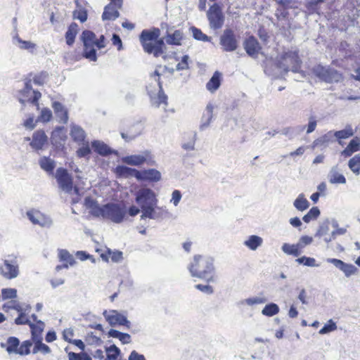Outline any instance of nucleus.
I'll use <instances>...</instances> for the list:
<instances>
[{
    "instance_id": "f257e3e1",
    "label": "nucleus",
    "mask_w": 360,
    "mask_h": 360,
    "mask_svg": "<svg viewBox=\"0 0 360 360\" xmlns=\"http://www.w3.org/2000/svg\"><path fill=\"white\" fill-rule=\"evenodd\" d=\"M32 318L34 322L29 325L31 339L20 342L18 338L11 336L7 338L6 343H1V347H4L9 354L23 356L31 353L34 354L39 352L43 354L51 353L50 347L42 342V333L45 328V323L42 321L37 320L35 314H32Z\"/></svg>"
},
{
    "instance_id": "f03ea898",
    "label": "nucleus",
    "mask_w": 360,
    "mask_h": 360,
    "mask_svg": "<svg viewBox=\"0 0 360 360\" xmlns=\"http://www.w3.org/2000/svg\"><path fill=\"white\" fill-rule=\"evenodd\" d=\"M85 206L90 210L91 215L110 219L115 223H120L125 216V211L119 204L108 203L100 206L96 200L91 197L84 199Z\"/></svg>"
},
{
    "instance_id": "7ed1b4c3",
    "label": "nucleus",
    "mask_w": 360,
    "mask_h": 360,
    "mask_svg": "<svg viewBox=\"0 0 360 360\" xmlns=\"http://www.w3.org/2000/svg\"><path fill=\"white\" fill-rule=\"evenodd\" d=\"M160 30L153 27L150 30H143L140 36L139 40L143 51L158 58L165 52L166 46L162 39L160 38Z\"/></svg>"
},
{
    "instance_id": "20e7f679",
    "label": "nucleus",
    "mask_w": 360,
    "mask_h": 360,
    "mask_svg": "<svg viewBox=\"0 0 360 360\" xmlns=\"http://www.w3.org/2000/svg\"><path fill=\"white\" fill-rule=\"evenodd\" d=\"M192 276L205 280L207 283L214 281V265L212 259L202 255H195L188 266Z\"/></svg>"
},
{
    "instance_id": "39448f33",
    "label": "nucleus",
    "mask_w": 360,
    "mask_h": 360,
    "mask_svg": "<svg viewBox=\"0 0 360 360\" xmlns=\"http://www.w3.org/2000/svg\"><path fill=\"white\" fill-rule=\"evenodd\" d=\"M83 43V56L91 61H96V49H101L105 46V38L104 35H101L98 39L96 34L91 30H84L80 37Z\"/></svg>"
},
{
    "instance_id": "423d86ee",
    "label": "nucleus",
    "mask_w": 360,
    "mask_h": 360,
    "mask_svg": "<svg viewBox=\"0 0 360 360\" xmlns=\"http://www.w3.org/2000/svg\"><path fill=\"white\" fill-rule=\"evenodd\" d=\"M161 75L162 73L156 69L151 75V77L157 82V84L153 88H152L150 84L146 87L151 105L155 108H159L161 105L167 106L168 104L167 96L163 91L162 82L160 79Z\"/></svg>"
},
{
    "instance_id": "0eeeda50",
    "label": "nucleus",
    "mask_w": 360,
    "mask_h": 360,
    "mask_svg": "<svg viewBox=\"0 0 360 360\" xmlns=\"http://www.w3.org/2000/svg\"><path fill=\"white\" fill-rule=\"evenodd\" d=\"M301 63L297 51H288L281 55L277 61V66L285 72H297L300 69Z\"/></svg>"
},
{
    "instance_id": "6e6552de",
    "label": "nucleus",
    "mask_w": 360,
    "mask_h": 360,
    "mask_svg": "<svg viewBox=\"0 0 360 360\" xmlns=\"http://www.w3.org/2000/svg\"><path fill=\"white\" fill-rule=\"evenodd\" d=\"M56 179L59 187L67 193L72 190L75 194L79 193V188L73 184V178L68 171L63 167H58L56 172Z\"/></svg>"
},
{
    "instance_id": "1a4fd4ad",
    "label": "nucleus",
    "mask_w": 360,
    "mask_h": 360,
    "mask_svg": "<svg viewBox=\"0 0 360 360\" xmlns=\"http://www.w3.org/2000/svg\"><path fill=\"white\" fill-rule=\"evenodd\" d=\"M313 73L320 79L328 83L338 82L342 78V75L336 70L321 65L313 68Z\"/></svg>"
},
{
    "instance_id": "9d476101",
    "label": "nucleus",
    "mask_w": 360,
    "mask_h": 360,
    "mask_svg": "<svg viewBox=\"0 0 360 360\" xmlns=\"http://www.w3.org/2000/svg\"><path fill=\"white\" fill-rule=\"evenodd\" d=\"M210 27L214 30L220 29L224 22V16L220 6L217 4L212 5L207 13Z\"/></svg>"
},
{
    "instance_id": "9b49d317",
    "label": "nucleus",
    "mask_w": 360,
    "mask_h": 360,
    "mask_svg": "<svg viewBox=\"0 0 360 360\" xmlns=\"http://www.w3.org/2000/svg\"><path fill=\"white\" fill-rule=\"evenodd\" d=\"M220 44L224 51L231 52L238 48V39L232 29L224 30L220 37Z\"/></svg>"
},
{
    "instance_id": "f8f14e48",
    "label": "nucleus",
    "mask_w": 360,
    "mask_h": 360,
    "mask_svg": "<svg viewBox=\"0 0 360 360\" xmlns=\"http://www.w3.org/2000/svg\"><path fill=\"white\" fill-rule=\"evenodd\" d=\"M66 139L67 135L63 127H58L52 131L51 142L56 150L65 152Z\"/></svg>"
},
{
    "instance_id": "ddd939ff",
    "label": "nucleus",
    "mask_w": 360,
    "mask_h": 360,
    "mask_svg": "<svg viewBox=\"0 0 360 360\" xmlns=\"http://www.w3.org/2000/svg\"><path fill=\"white\" fill-rule=\"evenodd\" d=\"M136 201L141 205H156L157 199L155 193L149 188L140 190L136 198Z\"/></svg>"
},
{
    "instance_id": "4468645a",
    "label": "nucleus",
    "mask_w": 360,
    "mask_h": 360,
    "mask_svg": "<svg viewBox=\"0 0 360 360\" xmlns=\"http://www.w3.org/2000/svg\"><path fill=\"white\" fill-rule=\"evenodd\" d=\"M103 316L110 326L119 325L129 326L130 323L125 316L119 313L116 310H110L108 312L105 311L103 312Z\"/></svg>"
},
{
    "instance_id": "2eb2a0df",
    "label": "nucleus",
    "mask_w": 360,
    "mask_h": 360,
    "mask_svg": "<svg viewBox=\"0 0 360 360\" xmlns=\"http://www.w3.org/2000/svg\"><path fill=\"white\" fill-rule=\"evenodd\" d=\"M243 46L248 55L252 58H257L262 49L258 40L253 36L245 39Z\"/></svg>"
},
{
    "instance_id": "dca6fc26",
    "label": "nucleus",
    "mask_w": 360,
    "mask_h": 360,
    "mask_svg": "<svg viewBox=\"0 0 360 360\" xmlns=\"http://www.w3.org/2000/svg\"><path fill=\"white\" fill-rule=\"evenodd\" d=\"M48 143V136L43 129L34 132L30 146L35 150H41Z\"/></svg>"
},
{
    "instance_id": "f3484780",
    "label": "nucleus",
    "mask_w": 360,
    "mask_h": 360,
    "mask_svg": "<svg viewBox=\"0 0 360 360\" xmlns=\"http://www.w3.org/2000/svg\"><path fill=\"white\" fill-rule=\"evenodd\" d=\"M327 262L342 271L347 277L355 274L358 271L357 268L353 264H347L338 259L330 258L327 259Z\"/></svg>"
},
{
    "instance_id": "a211bd4d",
    "label": "nucleus",
    "mask_w": 360,
    "mask_h": 360,
    "mask_svg": "<svg viewBox=\"0 0 360 360\" xmlns=\"http://www.w3.org/2000/svg\"><path fill=\"white\" fill-rule=\"evenodd\" d=\"M122 6H119L117 4L110 2L104 8L103 13L102 14V18L103 20H115L120 16L119 9Z\"/></svg>"
},
{
    "instance_id": "6ab92c4d",
    "label": "nucleus",
    "mask_w": 360,
    "mask_h": 360,
    "mask_svg": "<svg viewBox=\"0 0 360 360\" xmlns=\"http://www.w3.org/2000/svg\"><path fill=\"white\" fill-rule=\"evenodd\" d=\"M1 274L4 277L8 279L15 278L18 274V267L6 260L2 266H0Z\"/></svg>"
},
{
    "instance_id": "aec40b11",
    "label": "nucleus",
    "mask_w": 360,
    "mask_h": 360,
    "mask_svg": "<svg viewBox=\"0 0 360 360\" xmlns=\"http://www.w3.org/2000/svg\"><path fill=\"white\" fill-rule=\"evenodd\" d=\"M115 173L118 177L129 178L134 176L136 179L140 178V171L123 165L117 166L115 168Z\"/></svg>"
},
{
    "instance_id": "412c9836",
    "label": "nucleus",
    "mask_w": 360,
    "mask_h": 360,
    "mask_svg": "<svg viewBox=\"0 0 360 360\" xmlns=\"http://www.w3.org/2000/svg\"><path fill=\"white\" fill-rule=\"evenodd\" d=\"M165 39L169 45L181 46L184 39V33L181 30H176L172 33L167 32Z\"/></svg>"
},
{
    "instance_id": "4be33fe9",
    "label": "nucleus",
    "mask_w": 360,
    "mask_h": 360,
    "mask_svg": "<svg viewBox=\"0 0 360 360\" xmlns=\"http://www.w3.org/2000/svg\"><path fill=\"white\" fill-rule=\"evenodd\" d=\"M140 178L138 180L156 182L161 179L160 172L155 169L140 171Z\"/></svg>"
},
{
    "instance_id": "5701e85b",
    "label": "nucleus",
    "mask_w": 360,
    "mask_h": 360,
    "mask_svg": "<svg viewBox=\"0 0 360 360\" xmlns=\"http://www.w3.org/2000/svg\"><path fill=\"white\" fill-rule=\"evenodd\" d=\"M55 114L59 118L60 122L66 124L68 122V110L58 101H55L52 105Z\"/></svg>"
},
{
    "instance_id": "b1692460",
    "label": "nucleus",
    "mask_w": 360,
    "mask_h": 360,
    "mask_svg": "<svg viewBox=\"0 0 360 360\" xmlns=\"http://www.w3.org/2000/svg\"><path fill=\"white\" fill-rule=\"evenodd\" d=\"M78 31V25L74 22L70 23L65 34V41L68 46H71L74 44Z\"/></svg>"
},
{
    "instance_id": "393cba45",
    "label": "nucleus",
    "mask_w": 360,
    "mask_h": 360,
    "mask_svg": "<svg viewBox=\"0 0 360 360\" xmlns=\"http://www.w3.org/2000/svg\"><path fill=\"white\" fill-rule=\"evenodd\" d=\"M91 146L94 150L102 156H108L112 153L110 148L101 141H94L91 142Z\"/></svg>"
},
{
    "instance_id": "a878e982",
    "label": "nucleus",
    "mask_w": 360,
    "mask_h": 360,
    "mask_svg": "<svg viewBox=\"0 0 360 360\" xmlns=\"http://www.w3.org/2000/svg\"><path fill=\"white\" fill-rule=\"evenodd\" d=\"M70 136L73 141L78 144L84 143L86 139V133L79 126H72L70 129Z\"/></svg>"
},
{
    "instance_id": "bb28decb",
    "label": "nucleus",
    "mask_w": 360,
    "mask_h": 360,
    "mask_svg": "<svg viewBox=\"0 0 360 360\" xmlns=\"http://www.w3.org/2000/svg\"><path fill=\"white\" fill-rule=\"evenodd\" d=\"M360 150V140L355 137L350 141L347 146L342 151V155L345 157H349L354 153Z\"/></svg>"
},
{
    "instance_id": "cd10ccee",
    "label": "nucleus",
    "mask_w": 360,
    "mask_h": 360,
    "mask_svg": "<svg viewBox=\"0 0 360 360\" xmlns=\"http://www.w3.org/2000/svg\"><path fill=\"white\" fill-rule=\"evenodd\" d=\"M221 73L218 71H216L207 83V89L210 92H214L217 91L221 85Z\"/></svg>"
},
{
    "instance_id": "c85d7f7f",
    "label": "nucleus",
    "mask_w": 360,
    "mask_h": 360,
    "mask_svg": "<svg viewBox=\"0 0 360 360\" xmlns=\"http://www.w3.org/2000/svg\"><path fill=\"white\" fill-rule=\"evenodd\" d=\"M39 165L42 169L46 171L50 174H53V170L56 167L54 160H51L49 157H42L39 160Z\"/></svg>"
},
{
    "instance_id": "c756f323",
    "label": "nucleus",
    "mask_w": 360,
    "mask_h": 360,
    "mask_svg": "<svg viewBox=\"0 0 360 360\" xmlns=\"http://www.w3.org/2000/svg\"><path fill=\"white\" fill-rule=\"evenodd\" d=\"M282 250L289 255H292L294 257L299 256L302 250L299 246L298 243L296 244H288L284 243L282 246Z\"/></svg>"
},
{
    "instance_id": "7c9ffc66",
    "label": "nucleus",
    "mask_w": 360,
    "mask_h": 360,
    "mask_svg": "<svg viewBox=\"0 0 360 360\" xmlns=\"http://www.w3.org/2000/svg\"><path fill=\"white\" fill-rule=\"evenodd\" d=\"M354 135V131L351 127H346L344 129L336 131L334 132V136L337 139L339 144L343 145L342 139H348Z\"/></svg>"
},
{
    "instance_id": "2f4dec72",
    "label": "nucleus",
    "mask_w": 360,
    "mask_h": 360,
    "mask_svg": "<svg viewBox=\"0 0 360 360\" xmlns=\"http://www.w3.org/2000/svg\"><path fill=\"white\" fill-rule=\"evenodd\" d=\"M106 358L104 360H121L120 349L115 345L105 349Z\"/></svg>"
},
{
    "instance_id": "473e14b6",
    "label": "nucleus",
    "mask_w": 360,
    "mask_h": 360,
    "mask_svg": "<svg viewBox=\"0 0 360 360\" xmlns=\"http://www.w3.org/2000/svg\"><path fill=\"white\" fill-rule=\"evenodd\" d=\"M27 217L34 224H42L44 216L38 210H32L27 212Z\"/></svg>"
},
{
    "instance_id": "72a5a7b5",
    "label": "nucleus",
    "mask_w": 360,
    "mask_h": 360,
    "mask_svg": "<svg viewBox=\"0 0 360 360\" xmlns=\"http://www.w3.org/2000/svg\"><path fill=\"white\" fill-rule=\"evenodd\" d=\"M146 160V158L143 155H133L127 156L124 158V162L129 165L138 166L143 164Z\"/></svg>"
},
{
    "instance_id": "f704fd0d",
    "label": "nucleus",
    "mask_w": 360,
    "mask_h": 360,
    "mask_svg": "<svg viewBox=\"0 0 360 360\" xmlns=\"http://www.w3.org/2000/svg\"><path fill=\"white\" fill-rule=\"evenodd\" d=\"M15 309L18 311V316L15 319L14 322L16 325H30L32 322L30 321L27 315L23 311L21 307L18 306Z\"/></svg>"
},
{
    "instance_id": "c9c22d12",
    "label": "nucleus",
    "mask_w": 360,
    "mask_h": 360,
    "mask_svg": "<svg viewBox=\"0 0 360 360\" xmlns=\"http://www.w3.org/2000/svg\"><path fill=\"white\" fill-rule=\"evenodd\" d=\"M262 243V239L259 236H250L244 244L252 250H255Z\"/></svg>"
},
{
    "instance_id": "e433bc0d",
    "label": "nucleus",
    "mask_w": 360,
    "mask_h": 360,
    "mask_svg": "<svg viewBox=\"0 0 360 360\" xmlns=\"http://www.w3.org/2000/svg\"><path fill=\"white\" fill-rule=\"evenodd\" d=\"M294 206L296 207L297 210L300 211H304L309 207V202L304 198L303 194H300L295 200Z\"/></svg>"
},
{
    "instance_id": "4c0bfd02",
    "label": "nucleus",
    "mask_w": 360,
    "mask_h": 360,
    "mask_svg": "<svg viewBox=\"0 0 360 360\" xmlns=\"http://www.w3.org/2000/svg\"><path fill=\"white\" fill-rule=\"evenodd\" d=\"M349 169L356 174H360V155H356L348 162Z\"/></svg>"
},
{
    "instance_id": "58836bf2",
    "label": "nucleus",
    "mask_w": 360,
    "mask_h": 360,
    "mask_svg": "<svg viewBox=\"0 0 360 360\" xmlns=\"http://www.w3.org/2000/svg\"><path fill=\"white\" fill-rule=\"evenodd\" d=\"M60 259L64 262L63 267L65 268H68L75 263L73 257L67 250H62L60 252Z\"/></svg>"
},
{
    "instance_id": "ea45409f",
    "label": "nucleus",
    "mask_w": 360,
    "mask_h": 360,
    "mask_svg": "<svg viewBox=\"0 0 360 360\" xmlns=\"http://www.w3.org/2000/svg\"><path fill=\"white\" fill-rule=\"evenodd\" d=\"M329 182L330 184H344L346 183V179L342 174H340L337 171H332L329 176Z\"/></svg>"
},
{
    "instance_id": "a19ab883",
    "label": "nucleus",
    "mask_w": 360,
    "mask_h": 360,
    "mask_svg": "<svg viewBox=\"0 0 360 360\" xmlns=\"http://www.w3.org/2000/svg\"><path fill=\"white\" fill-rule=\"evenodd\" d=\"M320 214V210L317 207H313L310 209V210L306 214L302 219L305 223H309L311 221L316 219Z\"/></svg>"
},
{
    "instance_id": "79ce46f5",
    "label": "nucleus",
    "mask_w": 360,
    "mask_h": 360,
    "mask_svg": "<svg viewBox=\"0 0 360 360\" xmlns=\"http://www.w3.org/2000/svg\"><path fill=\"white\" fill-rule=\"evenodd\" d=\"M156 205H142L143 214L141 216V219L149 218L155 219L156 217L155 207Z\"/></svg>"
},
{
    "instance_id": "37998d69",
    "label": "nucleus",
    "mask_w": 360,
    "mask_h": 360,
    "mask_svg": "<svg viewBox=\"0 0 360 360\" xmlns=\"http://www.w3.org/2000/svg\"><path fill=\"white\" fill-rule=\"evenodd\" d=\"M279 311V308L276 304L271 303L266 304L262 309V314L267 316H273L277 314Z\"/></svg>"
},
{
    "instance_id": "c03bdc74",
    "label": "nucleus",
    "mask_w": 360,
    "mask_h": 360,
    "mask_svg": "<svg viewBox=\"0 0 360 360\" xmlns=\"http://www.w3.org/2000/svg\"><path fill=\"white\" fill-rule=\"evenodd\" d=\"M83 146L78 148L76 151L77 156L78 158H84L89 155L91 153V148L88 141L82 143Z\"/></svg>"
},
{
    "instance_id": "a18cd8bd",
    "label": "nucleus",
    "mask_w": 360,
    "mask_h": 360,
    "mask_svg": "<svg viewBox=\"0 0 360 360\" xmlns=\"http://www.w3.org/2000/svg\"><path fill=\"white\" fill-rule=\"evenodd\" d=\"M72 17L74 19L79 20L81 22H84L87 20V11L85 8H80L73 11Z\"/></svg>"
},
{
    "instance_id": "49530a36",
    "label": "nucleus",
    "mask_w": 360,
    "mask_h": 360,
    "mask_svg": "<svg viewBox=\"0 0 360 360\" xmlns=\"http://www.w3.org/2000/svg\"><path fill=\"white\" fill-rule=\"evenodd\" d=\"M193 36L195 39L206 41L208 40V37L204 34L200 29L193 27L191 28Z\"/></svg>"
},
{
    "instance_id": "de8ad7c7",
    "label": "nucleus",
    "mask_w": 360,
    "mask_h": 360,
    "mask_svg": "<svg viewBox=\"0 0 360 360\" xmlns=\"http://www.w3.org/2000/svg\"><path fill=\"white\" fill-rule=\"evenodd\" d=\"M296 261L299 264H302L304 266H316V260L312 257H307L306 256H303L296 259Z\"/></svg>"
},
{
    "instance_id": "09e8293b",
    "label": "nucleus",
    "mask_w": 360,
    "mask_h": 360,
    "mask_svg": "<svg viewBox=\"0 0 360 360\" xmlns=\"http://www.w3.org/2000/svg\"><path fill=\"white\" fill-rule=\"evenodd\" d=\"M337 326L332 320L328 322L319 330V333L325 334L336 330Z\"/></svg>"
},
{
    "instance_id": "8fccbe9b",
    "label": "nucleus",
    "mask_w": 360,
    "mask_h": 360,
    "mask_svg": "<svg viewBox=\"0 0 360 360\" xmlns=\"http://www.w3.org/2000/svg\"><path fill=\"white\" fill-rule=\"evenodd\" d=\"M188 59H189L188 56H187V55L184 56L181 58V61L176 65V70H179V71L188 70L189 68Z\"/></svg>"
},
{
    "instance_id": "3c124183",
    "label": "nucleus",
    "mask_w": 360,
    "mask_h": 360,
    "mask_svg": "<svg viewBox=\"0 0 360 360\" xmlns=\"http://www.w3.org/2000/svg\"><path fill=\"white\" fill-rule=\"evenodd\" d=\"M52 118V112L49 108H43L41 111L39 120L44 122L50 121Z\"/></svg>"
},
{
    "instance_id": "603ef678",
    "label": "nucleus",
    "mask_w": 360,
    "mask_h": 360,
    "mask_svg": "<svg viewBox=\"0 0 360 360\" xmlns=\"http://www.w3.org/2000/svg\"><path fill=\"white\" fill-rule=\"evenodd\" d=\"M2 297L4 300L13 299L16 297L17 291L13 288H6L2 290Z\"/></svg>"
},
{
    "instance_id": "864d4df0",
    "label": "nucleus",
    "mask_w": 360,
    "mask_h": 360,
    "mask_svg": "<svg viewBox=\"0 0 360 360\" xmlns=\"http://www.w3.org/2000/svg\"><path fill=\"white\" fill-rule=\"evenodd\" d=\"M17 41L19 43V47L21 49H33L36 46L34 43L30 41L22 40L20 37H17Z\"/></svg>"
},
{
    "instance_id": "5fc2aeb1",
    "label": "nucleus",
    "mask_w": 360,
    "mask_h": 360,
    "mask_svg": "<svg viewBox=\"0 0 360 360\" xmlns=\"http://www.w3.org/2000/svg\"><path fill=\"white\" fill-rule=\"evenodd\" d=\"M312 242H313V238L311 236H302L300 238L297 243L302 250L304 248H305L308 245H310Z\"/></svg>"
},
{
    "instance_id": "6e6d98bb",
    "label": "nucleus",
    "mask_w": 360,
    "mask_h": 360,
    "mask_svg": "<svg viewBox=\"0 0 360 360\" xmlns=\"http://www.w3.org/2000/svg\"><path fill=\"white\" fill-rule=\"evenodd\" d=\"M288 15L287 6H281L276 9V15L278 19H285Z\"/></svg>"
},
{
    "instance_id": "4d7b16f0",
    "label": "nucleus",
    "mask_w": 360,
    "mask_h": 360,
    "mask_svg": "<svg viewBox=\"0 0 360 360\" xmlns=\"http://www.w3.org/2000/svg\"><path fill=\"white\" fill-rule=\"evenodd\" d=\"M74 337V331L72 328H65L63 331V338L68 342H72V338Z\"/></svg>"
},
{
    "instance_id": "13d9d810",
    "label": "nucleus",
    "mask_w": 360,
    "mask_h": 360,
    "mask_svg": "<svg viewBox=\"0 0 360 360\" xmlns=\"http://www.w3.org/2000/svg\"><path fill=\"white\" fill-rule=\"evenodd\" d=\"M96 252L99 254L101 258L104 262H109L110 257V250L107 248L106 250H103L102 249H96Z\"/></svg>"
},
{
    "instance_id": "bf43d9fd",
    "label": "nucleus",
    "mask_w": 360,
    "mask_h": 360,
    "mask_svg": "<svg viewBox=\"0 0 360 360\" xmlns=\"http://www.w3.org/2000/svg\"><path fill=\"white\" fill-rule=\"evenodd\" d=\"M47 74L46 72H41L39 75L34 76L33 81L34 83L38 85H42L45 82Z\"/></svg>"
},
{
    "instance_id": "052dcab7",
    "label": "nucleus",
    "mask_w": 360,
    "mask_h": 360,
    "mask_svg": "<svg viewBox=\"0 0 360 360\" xmlns=\"http://www.w3.org/2000/svg\"><path fill=\"white\" fill-rule=\"evenodd\" d=\"M316 125H317V122L315 119L314 117H311L309 118V123L307 126V134H310L311 132H313L316 127Z\"/></svg>"
},
{
    "instance_id": "680f3d73",
    "label": "nucleus",
    "mask_w": 360,
    "mask_h": 360,
    "mask_svg": "<svg viewBox=\"0 0 360 360\" xmlns=\"http://www.w3.org/2000/svg\"><path fill=\"white\" fill-rule=\"evenodd\" d=\"M195 288L200 290L202 292H205L206 294H212L213 292V288L211 285H202V284H197L195 285Z\"/></svg>"
},
{
    "instance_id": "e2e57ef3",
    "label": "nucleus",
    "mask_w": 360,
    "mask_h": 360,
    "mask_svg": "<svg viewBox=\"0 0 360 360\" xmlns=\"http://www.w3.org/2000/svg\"><path fill=\"white\" fill-rule=\"evenodd\" d=\"M111 40L112 44L117 46L118 51H121L123 49L122 40L118 34H113Z\"/></svg>"
},
{
    "instance_id": "0e129e2a",
    "label": "nucleus",
    "mask_w": 360,
    "mask_h": 360,
    "mask_svg": "<svg viewBox=\"0 0 360 360\" xmlns=\"http://www.w3.org/2000/svg\"><path fill=\"white\" fill-rule=\"evenodd\" d=\"M122 252L121 251H111L110 250V259L113 262H118L122 259Z\"/></svg>"
},
{
    "instance_id": "69168bd1",
    "label": "nucleus",
    "mask_w": 360,
    "mask_h": 360,
    "mask_svg": "<svg viewBox=\"0 0 360 360\" xmlns=\"http://www.w3.org/2000/svg\"><path fill=\"white\" fill-rule=\"evenodd\" d=\"M41 96V94L39 91L34 90L33 96L32 98L29 100V101L32 103L33 105L39 107V100L40 99Z\"/></svg>"
},
{
    "instance_id": "338daca9",
    "label": "nucleus",
    "mask_w": 360,
    "mask_h": 360,
    "mask_svg": "<svg viewBox=\"0 0 360 360\" xmlns=\"http://www.w3.org/2000/svg\"><path fill=\"white\" fill-rule=\"evenodd\" d=\"M265 302V300L264 298L261 297H250L248 299H246L245 302L249 305H254V304H262Z\"/></svg>"
},
{
    "instance_id": "774afa93",
    "label": "nucleus",
    "mask_w": 360,
    "mask_h": 360,
    "mask_svg": "<svg viewBox=\"0 0 360 360\" xmlns=\"http://www.w3.org/2000/svg\"><path fill=\"white\" fill-rule=\"evenodd\" d=\"M129 360H146V359L143 354H140L135 350H133L129 356Z\"/></svg>"
}]
</instances>
